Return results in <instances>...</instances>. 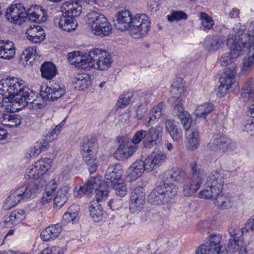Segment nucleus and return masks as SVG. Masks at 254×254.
Instances as JSON below:
<instances>
[{
    "instance_id": "obj_1",
    "label": "nucleus",
    "mask_w": 254,
    "mask_h": 254,
    "mask_svg": "<svg viewBox=\"0 0 254 254\" xmlns=\"http://www.w3.org/2000/svg\"><path fill=\"white\" fill-rule=\"evenodd\" d=\"M166 159V154L161 151L152 152L147 157H141L128 169V178L135 181L139 178L144 171L150 172L160 167Z\"/></svg>"
},
{
    "instance_id": "obj_2",
    "label": "nucleus",
    "mask_w": 254,
    "mask_h": 254,
    "mask_svg": "<svg viewBox=\"0 0 254 254\" xmlns=\"http://www.w3.org/2000/svg\"><path fill=\"white\" fill-rule=\"evenodd\" d=\"M65 89L63 85L52 82L50 86H47L44 90H41L40 95L38 97L31 90L30 96L25 97V101L19 102L18 105L22 107L29 106L33 109L37 110L45 107L42 99L49 101H55L62 97L65 94Z\"/></svg>"
},
{
    "instance_id": "obj_3",
    "label": "nucleus",
    "mask_w": 254,
    "mask_h": 254,
    "mask_svg": "<svg viewBox=\"0 0 254 254\" xmlns=\"http://www.w3.org/2000/svg\"><path fill=\"white\" fill-rule=\"evenodd\" d=\"M31 90L24 86V81L14 77H8L0 81V96L9 100L8 98L13 96L14 99L12 103L18 104L25 101V97L29 96Z\"/></svg>"
},
{
    "instance_id": "obj_4",
    "label": "nucleus",
    "mask_w": 254,
    "mask_h": 254,
    "mask_svg": "<svg viewBox=\"0 0 254 254\" xmlns=\"http://www.w3.org/2000/svg\"><path fill=\"white\" fill-rule=\"evenodd\" d=\"M61 9L63 15L58 20L60 27L67 32L74 30L77 26V22L74 17L80 15L82 6L78 2L67 1L63 4Z\"/></svg>"
},
{
    "instance_id": "obj_5",
    "label": "nucleus",
    "mask_w": 254,
    "mask_h": 254,
    "mask_svg": "<svg viewBox=\"0 0 254 254\" xmlns=\"http://www.w3.org/2000/svg\"><path fill=\"white\" fill-rule=\"evenodd\" d=\"M39 190L38 185L34 183L17 187L11 191L10 194L5 200L3 205V209L9 210L15 206L21 199L35 197L39 193Z\"/></svg>"
},
{
    "instance_id": "obj_6",
    "label": "nucleus",
    "mask_w": 254,
    "mask_h": 254,
    "mask_svg": "<svg viewBox=\"0 0 254 254\" xmlns=\"http://www.w3.org/2000/svg\"><path fill=\"white\" fill-rule=\"evenodd\" d=\"M178 188L173 183H164L157 186L148 197V201L153 205L168 203L177 195Z\"/></svg>"
},
{
    "instance_id": "obj_7",
    "label": "nucleus",
    "mask_w": 254,
    "mask_h": 254,
    "mask_svg": "<svg viewBox=\"0 0 254 254\" xmlns=\"http://www.w3.org/2000/svg\"><path fill=\"white\" fill-rule=\"evenodd\" d=\"M86 17L88 26L92 34L103 37L111 32L112 25L102 13L94 11L89 12Z\"/></svg>"
},
{
    "instance_id": "obj_8",
    "label": "nucleus",
    "mask_w": 254,
    "mask_h": 254,
    "mask_svg": "<svg viewBox=\"0 0 254 254\" xmlns=\"http://www.w3.org/2000/svg\"><path fill=\"white\" fill-rule=\"evenodd\" d=\"M224 171H213L207 178L205 189L199 193L200 197L210 199L220 194L224 188Z\"/></svg>"
},
{
    "instance_id": "obj_9",
    "label": "nucleus",
    "mask_w": 254,
    "mask_h": 254,
    "mask_svg": "<svg viewBox=\"0 0 254 254\" xmlns=\"http://www.w3.org/2000/svg\"><path fill=\"white\" fill-rule=\"evenodd\" d=\"M190 167L192 171L191 177L187 179L184 186V193L186 196H191L196 192L205 176L204 171L198 167L195 162L191 163Z\"/></svg>"
},
{
    "instance_id": "obj_10",
    "label": "nucleus",
    "mask_w": 254,
    "mask_h": 254,
    "mask_svg": "<svg viewBox=\"0 0 254 254\" xmlns=\"http://www.w3.org/2000/svg\"><path fill=\"white\" fill-rule=\"evenodd\" d=\"M248 34L253 43H247L239 40L236 41V36H231V34L229 35L227 39V44L230 45L231 43H232L229 52L232 55L233 58L236 59L238 57L243 55L245 52H248L250 47H254V22H251Z\"/></svg>"
},
{
    "instance_id": "obj_11",
    "label": "nucleus",
    "mask_w": 254,
    "mask_h": 254,
    "mask_svg": "<svg viewBox=\"0 0 254 254\" xmlns=\"http://www.w3.org/2000/svg\"><path fill=\"white\" fill-rule=\"evenodd\" d=\"M150 28L149 18L144 14H137L133 17L129 30L133 38L139 39L145 37Z\"/></svg>"
},
{
    "instance_id": "obj_12",
    "label": "nucleus",
    "mask_w": 254,
    "mask_h": 254,
    "mask_svg": "<svg viewBox=\"0 0 254 254\" xmlns=\"http://www.w3.org/2000/svg\"><path fill=\"white\" fill-rule=\"evenodd\" d=\"M16 104L12 103L11 100L10 101L6 100L3 101L1 107L5 110L0 111V124L10 127H17L20 124L21 121L19 116L10 113L18 109L15 107Z\"/></svg>"
},
{
    "instance_id": "obj_13",
    "label": "nucleus",
    "mask_w": 254,
    "mask_h": 254,
    "mask_svg": "<svg viewBox=\"0 0 254 254\" xmlns=\"http://www.w3.org/2000/svg\"><path fill=\"white\" fill-rule=\"evenodd\" d=\"M81 155L83 160L87 164L94 162L98 152L97 143L88 137H84L80 145Z\"/></svg>"
},
{
    "instance_id": "obj_14",
    "label": "nucleus",
    "mask_w": 254,
    "mask_h": 254,
    "mask_svg": "<svg viewBox=\"0 0 254 254\" xmlns=\"http://www.w3.org/2000/svg\"><path fill=\"white\" fill-rule=\"evenodd\" d=\"M182 100V96L175 99L171 107V114L174 117L180 120L184 128H185L191 126V118L190 114L185 110Z\"/></svg>"
},
{
    "instance_id": "obj_15",
    "label": "nucleus",
    "mask_w": 254,
    "mask_h": 254,
    "mask_svg": "<svg viewBox=\"0 0 254 254\" xmlns=\"http://www.w3.org/2000/svg\"><path fill=\"white\" fill-rule=\"evenodd\" d=\"M5 17L10 22L20 24L27 18V12L22 4L15 3L6 9Z\"/></svg>"
},
{
    "instance_id": "obj_16",
    "label": "nucleus",
    "mask_w": 254,
    "mask_h": 254,
    "mask_svg": "<svg viewBox=\"0 0 254 254\" xmlns=\"http://www.w3.org/2000/svg\"><path fill=\"white\" fill-rule=\"evenodd\" d=\"M145 202V190L137 187L131 192L129 200V210L131 213H138L143 208Z\"/></svg>"
},
{
    "instance_id": "obj_17",
    "label": "nucleus",
    "mask_w": 254,
    "mask_h": 254,
    "mask_svg": "<svg viewBox=\"0 0 254 254\" xmlns=\"http://www.w3.org/2000/svg\"><path fill=\"white\" fill-rule=\"evenodd\" d=\"M146 131V138H145L142 141L143 147L150 149L161 144L163 134L162 127L157 125L151 127Z\"/></svg>"
},
{
    "instance_id": "obj_18",
    "label": "nucleus",
    "mask_w": 254,
    "mask_h": 254,
    "mask_svg": "<svg viewBox=\"0 0 254 254\" xmlns=\"http://www.w3.org/2000/svg\"><path fill=\"white\" fill-rule=\"evenodd\" d=\"M137 149V146L132 144L130 139L125 137L122 138L114 156L118 160H124L131 156Z\"/></svg>"
},
{
    "instance_id": "obj_19",
    "label": "nucleus",
    "mask_w": 254,
    "mask_h": 254,
    "mask_svg": "<svg viewBox=\"0 0 254 254\" xmlns=\"http://www.w3.org/2000/svg\"><path fill=\"white\" fill-rule=\"evenodd\" d=\"M92 57L95 62V69L104 70L108 69L111 65L110 54L106 51L99 49L91 51Z\"/></svg>"
},
{
    "instance_id": "obj_20",
    "label": "nucleus",
    "mask_w": 254,
    "mask_h": 254,
    "mask_svg": "<svg viewBox=\"0 0 254 254\" xmlns=\"http://www.w3.org/2000/svg\"><path fill=\"white\" fill-rule=\"evenodd\" d=\"M224 253L223 243L220 239H209L205 244L199 247L195 254H219Z\"/></svg>"
},
{
    "instance_id": "obj_21",
    "label": "nucleus",
    "mask_w": 254,
    "mask_h": 254,
    "mask_svg": "<svg viewBox=\"0 0 254 254\" xmlns=\"http://www.w3.org/2000/svg\"><path fill=\"white\" fill-rule=\"evenodd\" d=\"M101 180V177L100 176L90 178L83 186H80L77 190L74 191V195L76 197H80L83 194L89 195L99 187Z\"/></svg>"
},
{
    "instance_id": "obj_22",
    "label": "nucleus",
    "mask_w": 254,
    "mask_h": 254,
    "mask_svg": "<svg viewBox=\"0 0 254 254\" xmlns=\"http://www.w3.org/2000/svg\"><path fill=\"white\" fill-rule=\"evenodd\" d=\"M184 129L186 131V143L187 148L190 150L198 148L200 138L198 128L190 126Z\"/></svg>"
},
{
    "instance_id": "obj_23",
    "label": "nucleus",
    "mask_w": 254,
    "mask_h": 254,
    "mask_svg": "<svg viewBox=\"0 0 254 254\" xmlns=\"http://www.w3.org/2000/svg\"><path fill=\"white\" fill-rule=\"evenodd\" d=\"M132 18L129 11H119L115 15V25L118 30L121 31L129 29Z\"/></svg>"
},
{
    "instance_id": "obj_24",
    "label": "nucleus",
    "mask_w": 254,
    "mask_h": 254,
    "mask_svg": "<svg viewBox=\"0 0 254 254\" xmlns=\"http://www.w3.org/2000/svg\"><path fill=\"white\" fill-rule=\"evenodd\" d=\"M231 140L224 136L217 135L209 143L210 148L216 152L222 154L229 149Z\"/></svg>"
},
{
    "instance_id": "obj_25",
    "label": "nucleus",
    "mask_w": 254,
    "mask_h": 254,
    "mask_svg": "<svg viewBox=\"0 0 254 254\" xmlns=\"http://www.w3.org/2000/svg\"><path fill=\"white\" fill-rule=\"evenodd\" d=\"M229 234L232 238H240L242 236L253 237L254 235V219H250L243 229L231 228Z\"/></svg>"
},
{
    "instance_id": "obj_26",
    "label": "nucleus",
    "mask_w": 254,
    "mask_h": 254,
    "mask_svg": "<svg viewBox=\"0 0 254 254\" xmlns=\"http://www.w3.org/2000/svg\"><path fill=\"white\" fill-rule=\"evenodd\" d=\"M235 64L232 65V69L230 70L226 69L223 73L221 74L220 78V85L219 90L223 92L224 89L225 91L229 90L234 82V77L236 75Z\"/></svg>"
},
{
    "instance_id": "obj_27",
    "label": "nucleus",
    "mask_w": 254,
    "mask_h": 254,
    "mask_svg": "<svg viewBox=\"0 0 254 254\" xmlns=\"http://www.w3.org/2000/svg\"><path fill=\"white\" fill-rule=\"evenodd\" d=\"M225 41V37L222 35H211L205 38L203 46L208 52H214L221 48Z\"/></svg>"
},
{
    "instance_id": "obj_28",
    "label": "nucleus",
    "mask_w": 254,
    "mask_h": 254,
    "mask_svg": "<svg viewBox=\"0 0 254 254\" xmlns=\"http://www.w3.org/2000/svg\"><path fill=\"white\" fill-rule=\"evenodd\" d=\"M123 173L122 166L118 163L110 165L105 173V178L109 184L118 183L121 181Z\"/></svg>"
},
{
    "instance_id": "obj_29",
    "label": "nucleus",
    "mask_w": 254,
    "mask_h": 254,
    "mask_svg": "<svg viewBox=\"0 0 254 254\" xmlns=\"http://www.w3.org/2000/svg\"><path fill=\"white\" fill-rule=\"evenodd\" d=\"M27 38L32 43H38L45 38V33L43 28L38 25L30 26L26 31Z\"/></svg>"
},
{
    "instance_id": "obj_30",
    "label": "nucleus",
    "mask_w": 254,
    "mask_h": 254,
    "mask_svg": "<svg viewBox=\"0 0 254 254\" xmlns=\"http://www.w3.org/2000/svg\"><path fill=\"white\" fill-rule=\"evenodd\" d=\"M165 125L166 130L174 141L178 142L182 139L183 131L179 123L174 120L168 119L166 121Z\"/></svg>"
},
{
    "instance_id": "obj_31",
    "label": "nucleus",
    "mask_w": 254,
    "mask_h": 254,
    "mask_svg": "<svg viewBox=\"0 0 254 254\" xmlns=\"http://www.w3.org/2000/svg\"><path fill=\"white\" fill-rule=\"evenodd\" d=\"M27 18L32 22L42 23L47 19V14L45 9L41 6H35L27 12Z\"/></svg>"
},
{
    "instance_id": "obj_32",
    "label": "nucleus",
    "mask_w": 254,
    "mask_h": 254,
    "mask_svg": "<svg viewBox=\"0 0 254 254\" xmlns=\"http://www.w3.org/2000/svg\"><path fill=\"white\" fill-rule=\"evenodd\" d=\"M15 54V49L12 42L9 40L0 41V58L9 60Z\"/></svg>"
},
{
    "instance_id": "obj_33",
    "label": "nucleus",
    "mask_w": 254,
    "mask_h": 254,
    "mask_svg": "<svg viewBox=\"0 0 254 254\" xmlns=\"http://www.w3.org/2000/svg\"><path fill=\"white\" fill-rule=\"evenodd\" d=\"M40 71L42 78L47 80L52 79L57 74V69L52 62H45L41 65Z\"/></svg>"
},
{
    "instance_id": "obj_34",
    "label": "nucleus",
    "mask_w": 254,
    "mask_h": 254,
    "mask_svg": "<svg viewBox=\"0 0 254 254\" xmlns=\"http://www.w3.org/2000/svg\"><path fill=\"white\" fill-rule=\"evenodd\" d=\"M164 111L165 105L163 102H160L154 106L150 111L149 120L145 123V126L149 127L151 124L154 123L156 120L161 117Z\"/></svg>"
},
{
    "instance_id": "obj_35",
    "label": "nucleus",
    "mask_w": 254,
    "mask_h": 254,
    "mask_svg": "<svg viewBox=\"0 0 254 254\" xmlns=\"http://www.w3.org/2000/svg\"><path fill=\"white\" fill-rule=\"evenodd\" d=\"M69 195L67 188L63 187L60 189L53 199L54 207L58 209L61 208L67 201Z\"/></svg>"
},
{
    "instance_id": "obj_36",
    "label": "nucleus",
    "mask_w": 254,
    "mask_h": 254,
    "mask_svg": "<svg viewBox=\"0 0 254 254\" xmlns=\"http://www.w3.org/2000/svg\"><path fill=\"white\" fill-rule=\"evenodd\" d=\"M62 231V226L58 223L49 226L41 233V238H55L58 237Z\"/></svg>"
},
{
    "instance_id": "obj_37",
    "label": "nucleus",
    "mask_w": 254,
    "mask_h": 254,
    "mask_svg": "<svg viewBox=\"0 0 254 254\" xmlns=\"http://www.w3.org/2000/svg\"><path fill=\"white\" fill-rule=\"evenodd\" d=\"M245 243L244 239H229L224 246V252L235 253L238 251Z\"/></svg>"
},
{
    "instance_id": "obj_38",
    "label": "nucleus",
    "mask_w": 254,
    "mask_h": 254,
    "mask_svg": "<svg viewBox=\"0 0 254 254\" xmlns=\"http://www.w3.org/2000/svg\"><path fill=\"white\" fill-rule=\"evenodd\" d=\"M57 188L55 181H52L47 184L45 188V192L41 198V202L43 205L47 204L53 197V193Z\"/></svg>"
},
{
    "instance_id": "obj_39",
    "label": "nucleus",
    "mask_w": 254,
    "mask_h": 254,
    "mask_svg": "<svg viewBox=\"0 0 254 254\" xmlns=\"http://www.w3.org/2000/svg\"><path fill=\"white\" fill-rule=\"evenodd\" d=\"M253 81L252 80H248L242 88L241 97L245 102L250 101L254 102V90L253 89Z\"/></svg>"
},
{
    "instance_id": "obj_40",
    "label": "nucleus",
    "mask_w": 254,
    "mask_h": 254,
    "mask_svg": "<svg viewBox=\"0 0 254 254\" xmlns=\"http://www.w3.org/2000/svg\"><path fill=\"white\" fill-rule=\"evenodd\" d=\"M91 55L92 53H91L90 51L87 56H81V61H79L76 64V67L85 70H89L92 67L95 69V62H94Z\"/></svg>"
},
{
    "instance_id": "obj_41",
    "label": "nucleus",
    "mask_w": 254,
    "mask_h": 254,
    "mask_svg": "<svg viewBox=\"0 0 254 254\" xmlns=\"http://www.w3.org/2000/svg\"><path fill=\"white\" fill-rule=\"evenodd\" d=\"M214 204L221 209H228L233 205V202L229 197L224 195L222 192L220 194L214 196Z\"/></svg>"
},
{
    "instance_id": "obj_42",
    "label": "nucleus",
    "mask_w": 254,
    "mask_h": 254,
    "mask_svg": "<svg viewBox=\"0 0 254 254\" xmlns=\"http://www.w3.org/2000/svg\"><path fill=\"white\" fill-rule=\"evenodd\" d=\"M213 109V105L211 103H205L198 106L194 111V116L196 118L205 119Z\"/></svg>"
},
{
    "instance_id": "obj_43",
    "label": "nucleus",
    "mask_w": 254,
    "mask_h": 254,
    "mask_svg": "<svg viewBox=\"0 0 254 254\" xmlns=\"http://www.w3.org/2000/svg\"><path fill=\"white\" fill-rule=\"evenodd\" d=\"M75 87L78 90H83L87 88L88 86L91 84L90 77L87 74L78 75L75 79Z\"/></svg>"
},
{
    "instance_id": "obj_44",
    "label": "nucleus",
    "mask_w": 254,
    "mask_h": 254,
    "mask_svg": "<svg viewBox=\"0 0 254 254\" xmlns=\"http://www.w3.org/2000/svg\"><path fill=\"white\" fill-rule=\"evenodd\" d=\"M90 215L95 222H99L102 219L103 211L100 208L97 202L92 201L89 205Z\"/></svg>"
},
{
    "instance_id": "obj_45",
    "label": "nucleus",
    "mask_w": 254,
    "mask_h": 254,
    "mask_svg": "<svg viewBox=\"0 0 254 254\" xmlns=\"http://www.w3.org/2000/svg\"><path fill=\"white\" fill-rule=\"evenodd\" d=\"M254 63V47H249L248 52L245 56L243 63L242 70H249Z\"/></svg>"
},
{
    "instance_id": "obj_46",
    "label": "nucleus",
    "mask_w": 254,
    "mask_h": 254,
    "mask_svg": "<svg viewBox=\"0 0 254 254\" xmlns=\"http://www.w3.org/2000/svg\"><path fill=\"white\" fill-rule=\"evenodd\" d=\"M96 201L98 203L99 202H101L106 199L108 195V185L103 183L101 184L100 183V185L96 190Z\"/></svg>"
},
{
    "instance_id": "obj_47",
    "label": "nucleus",
    "mask_w": 254,
    "mask_h": 254,
    "mask_svg": "<svg viewBox=\"0 0 254 254\" xmlns=\"http://www.w3.org/2000/svg\"><path fill=\"white\" fill-rule=\"evenodd\" d=\"M52 164V160L51 159L45 158L37 161L34 164L40 171V174L43 176L51 168Z\"/></svg>"
},
{
    "instance_id": "obj_48",
    "label": "nucleus",
    "mask_w": 254,
    "mask_h": 254,
    "mask_svg": "<svg viewBox=\"0 0 254 254\" xmlns=\"http://www.w3.org/2000/svg\"><path fill=\"white\" fill-rule=\"evenodd\" d=\"M199 18L201 20V24L204 30L211 29L214 25L212 17L205 12H200Z\"/></svg>"
},
{
    "instance_id": "obj_49",
    "label": "nucleus",
    "mask_w": 254,
    "mask_h": 254,
    "mask_svg": "<svg viewBox=\"0 0 254 254\" xmlns=\"http://www.w3.org/2000/svg\"><path fill=\"white\" fill-rule=\"evenodd\" d=\"M112 188L115 190L117 195L123 197L127 194V189L125 184L121 181L111 184Z\"/></svg>"
},
{
    "instance_id": "obj_50",
    "label": "nucleus",
    "mask_w": 254,
    "mask_h": 254,
    "mask_svg": "<svg viewBox=\"0 0 254 254\" xmlns=\"http://www.w3.org/2000/svg\"><path fill=\"white\" fill-rule=\"evenodd\" d=\"M235 59V58L232 57V55L230 53H227L222 56L220 58V62L222 66H228L230 65V67L226 68V69L230 70L232 69V65L233 64H235V67H236V64L234 63V60Z\"/></svg>"
},
{
    "instance_id": "obj_51",
    "label": "nucleus",
    "mask_w": 254,
    "mask_h": 254,
    "mask_svg": "<svg viewBox=\"0 0 254 254\" xmlns=\"http://www.w3.org/2000/svg\"><path fill=\"white\" fill-rule=\"evenodd\" d=\"M165 175L167 176V180L168 179V176H169L171 181L179 182L182 180L184 175V173L178 169H173L167 171L165 173Z\"/></svg>"
},
{
    "instance_id": "obj_52",
    "label": "nucleus",
    "mask_w": 254,
    "mask_h": 254,
    "mask_svg": "<svg viewBox=\"0 0 254 254\" xmlns=\"http://www.w3.org/2000/svg\"><path fill=\"white\" fill-rule=\"evenodd\" d=\"M133 97L132 92H127L122 95L117 102V105L120 108H124L128 105Z\"/></svg>"
},
{
    "instance_id": "obj_53",
    "label": "nucleus",
    "mask_w": 254,
    "mask_h": 254,
    "mask_svg": "<svg viewBox=\"0 0 254 254\" xmlns=\"http://www.w3.org/2000/svg\"><path fill=\"white\" fill-rule=\"evenodd\" d=\"M39 171L38 169L36 167L35 164L31 165L26 171V178L38 180L42 176L41 174H40Z\"/></svg>"
},
{
    "instance_id": "obj_54",
    "label": "nucleus",
    "mask_w": 254,
    "mask_h": 254,
    "mask_svg": "<svg viewBox=\"0 0 254 254\" xmlns=\"http://www.w3.org/2000/svg\"><path fill=\"white\" fill-rule=\"evenodd\" d=\"M14 225H17L24 219L25 213L23 210L18 209L12 211L9 215Z\"/></svg>"
},
{
    "instance_id": "obj_55",
    "label": "nucleus",
    "mask_w": 254,
    "mask_h": 254,
    "mask_svg": "<svg viewBox=\"0 0 254 254\" xmlns=\"http://www.w3.org/2000/svg\"><path fill=\"white\" fill-rule=\"evenodd\" d=\"M147 131L145 130H139L137 131L133 135L131 140L132 144H135L138 146V144L142 140H144L146 138Z\"/></svg>"
},
{
    "instance_id": "obj_56",
    "label": "nucleus",
    "mask_w": 254,
    "mask_h": 254,
    "mask_svg": "<svg viewBox=\"0 0 254 254\" xmlns=\"http://www.w3.org/2000/svg\"><path fill=\"white\" fill-rule=\"evenodd\" d=\"M167 18L170 21L186 19L187 14L182 11H174L171 14L167 15Z\"/></svg>"
},
{
    "instance_id": "obj_57",
    "label": "nucleus",
    "mask_w": 254,
    "mask_h": 254,
    "mask_svg": "<svg viewBox=\"0 0 254 254\" xmlns=\"http://www.w3.org/2000/svg\"><path fill=\"white\" fill-rule=\"evenodd\" d=\"M39 146V144L35 143L34 146L28 149L26 154V157H35L37 156L42 152V149H40Z\"/></svg>"
},
{
    "instance_id": "obj_58",
    "label": "nucleus",
    "mask_w": 254,
    "mask_h": 254,
    "mask_svg": "<svg viewBox=\"0 0 254 254\" xmlns=\"http://www.w3.org/2000/svg\"><path fill=\"white\" fill-rule=\"evenodd\" d=\"M64 249L60 247H53L51 248H46L42 252V254H64Z\"/></svg>"
},
{
    "instance_id": "obj_59",
    "label": "nucleus",
    "mask_w": 254,
    "mask_h": 254,
    "mask_svg": "<svg viewBox=\"0 0 254 254\" xmlns=\"http://www.w3.org/2000/svg\"><path fill=\"white\" fill-rule=\"evenodd\" d=\"M78 52L74 51L68 54V60L71 64L74 65L75 67L76 66V64L79 61H81L80 57L81 56L78 55Z\"/></svg>"
},
{
    "instance_id": "obj_60",
    "label": "nucleus",
    "mask_w": 254,
    "mask_h": 254,
    "mask_svg": "<svg viewBox=\"0 0 254 254\" xmlns=\"http://www.w3.org/2000/svg\"><path fill=\"white\" fill-rule=\"evenodd\" d=\"M68 209L70 217L72 218V221L73 222L78 214L79 206L77 204H73Z\"/></svg>"
},
{
    "instance_id": "obj_61",
    "label": "nucleus",
    "mask_w": 254,
    "mask_h": 254,
    "mask_svg": "<svg viewBox=\"0 0 254 254\" xmlns=\"http://www.w3.org/2000/svg\"><path fill=\"white\" fill-rule=\"evenodd\" d=\"M172 91L175 92L178 91L180 94H182L184 92V87L183 83L182 81L181 82H179L178 81H176L173 82L172 86Z\"/></svg>"
},
{
    "instance_id": "obj_62",
    "label": "nucleus",
    "mask_w": 254,
    "mask_h": 254,
    "mask_svg": "<svg viewBox=\"0 0 254 254\" xmlns=\"http://www.w3.org/2000/svg\"><path fill=\"white\" fill-rule=\"evenodd\" d=\"M245 29V26H241V24L240 23L236 24L233 27V31L236 34V35L235 36L236 37V35H237L238 36H242L243 34L244 30ZM231 35V36H234L233 35Z\"/></svg>"
},
{
    "instance_id": "obj_63",
    "label": "nucleus",
    "mask_w": 254,
    "mask_h": 254,
    "mask_svg": "<svg viewBox=\"0 0 254 254\" xmlns=\"http://www.w3.org/2000/svg\"><path fill=\"white\" fill-rule=\"evenodd\" d=\"M0 225L1 227H11L14 226V224L11 220L10 216L4 217L3 220L1 221Z\"/></svg>"
},
{
    "instance_id": "obj_64",
    "label": "nucleus",
    "mask_w": 254,
    "mask_h": 254,
    "mask_svg": "<svg viewBox=\"0 0 254 254\" xmlns=\"http://www.w3.org/2000/svg\"><path fill=\"white\" fill-rule=\"evenodd\" d=\"M244 130L251 135H254V118L251 123H248L245 125Z\"/></svg>"
}]
</instances>
